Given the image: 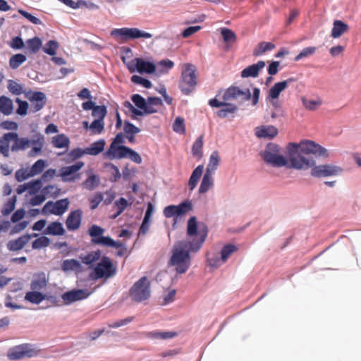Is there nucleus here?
<instances>
[{
    "instance_id": "nucleus-42",
    "label": "nucleus",
    "mask_w": 361,
    "mask_h": 361,
    "mask_svg": "<svg viewBox=\"0 0 361 361\" xmlns=\"http://www.w3.org/2000/svg\"><path fill=\"white\" fill-rule=\"evenodd\" d=\"M214 185L213 174L205 172L199 188L200 194L207 192Z\"/></svg>"
},
{
    "instance_id": "nucleus-24",
    "label": "nucleus",
    "mask_w": 361,
    "mask_h": 361,
    "mask_svg": "<svg viewBox=\"0 0 361 361\" xmlns=\"http://www.w3.org/2000/svg\"><path fill=\"white\" fill-rule=\"evenodd\" d=\"M350 27L347 23L340 19H335L333 22V26L330 36L333 39L341 37L345 32L349 30Z\"/></svg>"
},
{
    "instance_id": "nucleus-55",
    "label": "nucleus",
    "mask_w": 361,
    "mask_h": 361,
    "mask_svg": "<svg viewBox=\"0 0 361 361\" xmlns=\"http://www.w3.org/2000/svg\"><path fill=\"white\" fill-rule=\"evenodd\" d=\"M15 141V144L12 147V150L22 149L24 150L31 146L32 140H29L27 138H18L17 136L16 138H13Z\"/></svg>"
},
{
    "instance_id": "nucleus-56",
    "label": "nucleus",
    "mask_w": 361,
    "mask_h": 361,
    "mask_svg": "<svg viewBox=\"0 0 361 361\" xmlns=\"http://www.w3.org/2000/svg\"><path fill=\"white\" fill-rule=\"evenodd\" d=\"M81 7H84L89 11L98 10L99 6L91 1L87 0H77L75 4L74 10H77Z\"/></svg>"
},
{
    "instance_id": "nucleus-21",
    "label": "nucleus",
    "mask_w": 361,
    "mask_h": 361,
    "mask_svg": "<svg viewBox=\"0 0 361 361\" xmlns=\"http://www.w3.org/2000/svg\"><path fill=\"white\" fill-rule=\"evenodd\" d=\"M82 212L80 209L72 211L68 216L66 225L68 231H75L81 225Z\"/></svg>"
},
{
    "instance_id": "nucleus-34",
    "label": "nucleus",
    "mask_w": 361,
    "mask_h": 361,
    "mask_svg": "<svg viewBox=\"0 0 361 361\" xmlns=\"http://www.w3.org/2000/svg\"><path fill=\"white\" fill-rule=\"evenodd\" d=\"M130 82L135 85H140L146 89H151L153 87L152 81L143 75L134 74L130 77Z\"/></svg>"
},
{
    "instance_id": "nucleus-19",
    "label": "nucleus",
    "mask_w": 361,
    "mask_h": 361,
    "mask_svg": "<svg viewBox=\"0 0 361 361\" xmlns=\"http://www.w3.org/2000/svg\"><path fill=\"white\" fill-rule=\"evenodd\" d=\"M123 142L124 135L122 133H118L111 143L109 148L104 152V157L110 159H116L117 154H119V147L123 146L119 145Z\"/></svg>"
},
{
    "instance_id": "nucleus-12",
    "label": "nucleus",
    "mask_w": 361,
    "mask_h": 361,
    "mask_svg": "<svg viewBox=\"0 0 361 361\" xmlns=\"http://www.w3.org/2000/svg\"><path fill=\"white\" fill-rule=\"evenodd\" d=\"M84 166L83 161H77L73 165L61 167L59 176L63 182H74L80 179L81 174L79 171Z\"/></svg>"
},
{
    "instance_id": "nucleus-36",
    "label": "nucleus",
    "mask_w": 361,
    "mask_h": 361,
    "mask_svg": "<svg viewBox=\"0 0 361 361\" xmlns=\"http://www.w3.org/2000/svg\"><path fill=\"white\" fill-rule=\"evenodd\" d=\"M106 142L104 140L100 139L92 143L90 147L85 148L87 154L96 156L102 152L104 149Z\"/></svg>"
},
{
    "instance_id": "nucleus-60",
    "label": "nucleus",
    "mask_w": 361,
    "mask_h": 361,
    "mask_svg": "<svg viewBox=\"0 0 361 361\" xmlns=\"http://www.w3.org/2000/svg\"><path fill=\"white\" fill-rule=\"evenodd\" d=\"M238 250V247L232 244H228L223 247L221 255V261L226 262L228 257L235 252Z\"/></svg>"
},
{
    "instance_id": "nucleus-37",
    "label": "nucleus",
    "mask_w": 361,
    "mask_h": 361,
    "mask_svg": "<svg viewBox=\"0 0 361 361\" xmlns=\"http://www.w3.org/2000/svg\"><path fill=\"white\" fill-rule=\"evenodd\" d=\"M275 47H276L275 44L271 42H265V41L261 42L254 49L252 55L254 56H262L266 51H271Z\"/></svg>"
},
{
    "instance_id": "nucleus-49",
    "label": "nucleus",
    "mask_w": 361,
    "mask_h": 361,
    "mask_svg": "<svg viewBox=\"0 0 361 361\" xmlns=\"http://www.w3.org/2000/svg\"><path fill=\"white\" fill-rule=\"evenodd\" d=\"M8 45L15 51L24 50L25 42L22 38L21 32L12 37L11 40L8 42Z\"/></svg>"
},
{
    "instance_id": "nucleus-23",
    "label": "nucleus",
    "mask_w": 361,
    "mask_h": 361,
    "mask_svg": "<svg viewBox=\"0 0 361 361\" xmlns=\"http://www.w3.org/2000/svg\"><path fill=\"white\" fill-rule=\"evenodd\" d=\"M174 66V62L168 58L163 59L159 61L155 60V73L154 75L159 77L163 74L168 73Z\"/></svg>"
},
{
    "instance_id": "nucleus-35",
    "label": "nucleus",
    "mask_w": 361,
    "mask_h": 361,
    "mask_svg": "<svg viewBox=\"0 0 361 361\" xmlns=\"http://www.w3.org/2000/svg\"><path fill=\"white\" fill-rule=\"evenodd\" d=\"M60 44L56 39H51L47 41L43 45L41 49L44 53L49 56L56 55L57 50L59 49Z\"/></svg>"
},
{
    "instance_id": "nucleus-22",
    "label": "nucleus",
    "mask_w": 361,
    "mask_h": 361,
    "mask_svg": "<svg viewBox=\"0 0 361 361\" xmlns=\"http://www.w3.org/2000/svg\"><path fill=\"white\" fill-rule=\"evenodd\" d=\"M90 293L82 289H76L64 293L61 298L66 304L87 298Z\"/></svg>"
},
{
    "instance_id": "nucleus-54",
    "label": "nucleus",
    "mask_w": 361,
    "mask_h": 361,
    "mask_svg": "<svg viewBox=\"0 0 361 361\" xmlns=\"http://www.w3.org/2000/svg\"><path fill=\"white\" fill-rule=\"evenodd\" d=\"M121 51V60L123 63V64L126 66V68L128 69V65L132 64L133 59L130 61H128L129 58H130L133 56V51L132 49L130 47H121L120 48Z\"/></svg>"
},
{
    "instance_id": "nucleus-57",
    "label": "nucleus",
    "mask_w": 361,
    "mask_h": 361,
    "mask_svg": "<svg viewBox=\"0 0 361 361\" xmlns=\"http://www.w3.org/2000/svg\"><path fill=\"white\" fill-rule=\"evenodd\" d=\"M15 102L18 106L16 110L13 109V113H31L30 111H29L30 107L29 102L19 97H16Z\"/></svg>"
},
{
    "instance_id": "nucleus-5",
    "label": "nucleus",
    "mask_w": 361,
    "mask_h": 361,
    "mask_svg": "<svg viewBox=\"0 0 361 361\" xmlns=\"http://www.w3.org/2000/svg\"><path fill=\"white\" fill-rule=\"evenodd\" d=\"M116 272L117 267L112 259L107 256H103L90 274V278L94 281L102 279L106 280L114 277Z\"/></svg>"
},
{
    "instance_id": "nucleus-63",
    "label": "nucleus",
    "mask_w": 361,
    "mask_h": 361,
    "mask_svg": "<svg viewBox=\"0 0 361 361\" xmlns=\"http://www.w3.org/2000/svg\"><path fill=\"white\" fill-rule=\"evenodd\" d=\"M281 61L271 60L268 61V65L267 66V73L270 75H276L280 71Z\"/></svg>"
},
{
    "instance_id": "nucleus-64",
    "label": "nucleus",
    "mask_w": 361,
    "mask_h": 361,
    "mask_svg": "<svg viewBox=\"0 0 361 361\" xmlns=\"http://www.w3.org/2000/svg\"><path fill=\"white\" fill-rule=\"evenodd\" d=\"M46 166L45 161L43 159L37 160L30 169V173H32V176H34L35 175L39 174L42 172L44 167Z\"/></svg>"
},
{
    "instance_id": "nucleus-10",
    "label": "nucleus",
    "mask_w": 361,
    "mask_h": 361,
    "mask_svg": "<svg viewBox=\"0 0 361 361\" xmlns=\"http://www.w3.org/2000/svg\"><path fill=\"white\" fill-rule=\"evenodd\" d=\"M313 156L314 157L317 158L314 154H310L307 156L309 158H311L312 159L313 157H311ZM317 158H319L317 157ZM322 159H324V157H322ZM326 157L325 159H326ZM314 165H312L309 169H311V176L312 177L315 178H324V177H329V176H337L340 174L343 171V169L338 166L333 165V164H320V165H316V162L314 160Z\"/></svg>"
},
{
    "instance_id": "nucleus-62",
    "label": "nucleus",
    "mask_w": 361,
    "mask_h": 361,
    "mask_svg": "<svg viewBox=\"0 0 361 361\" xmlns=\"http://www.w3.org/2000/svg\"><path fill=\"white\" fill-rule=\"evenodd\" d=\"M49 244L50 240L47 237L42 235L32 242V247L33 249L39 250L49 246Z\"/></svg>"
},
{
    "instance_id": "nucleus-18",
    "label": "nucleus",
    "mask_w": 361,
    "mask_h": 361,
    "mask_svg": "<svg viewBox=\"0 0 361 361\" xmlns=\"http://www.w3.org/2000/svg\"><path fill=\"white\" fill-rule=\"evenodd\" d=\"M265 66L266 62L263 60H259L257 63L250 64L243 68L240 72V77L242 78H257Z\"/></svg>"
},
{
    "instance_id": "nucleus-11",
    "label": "nucleus",
    "mask_w": 361,
    "mask_h": 361,
    "mask_svg": "<svg viewBox=\"0 0 361 361\" xmlns=\"http://www.w3.org/2000/svg\"><path fill=\"white\" fill-rule=\"evenodd\" d=\"M30 103V112L37 113L41 111L45 106L47 97L42 91L29 89L25 93V97Z\"/></svg>"
},
{
    "instance_id": "nucleus-52",
    "label": "nucleus",
    "mask_w": 361,
    "mask_h": 361,
    "mask_svg": "<svg viewBox=\"0 0 361 361\" xmlns=\"http://www.w3.org/2000/svg\"><path fill=\"white\" fill-rule=\"evenodd\" d=\"M278 133V130L274 126L263 127L256 132L259 137H274Z\"/></svg>"
},
{
    "instance_id": "nucleus-27",
    "label": "nucleus",
    "mask_w": 361,
    "mask_h": 361,
    "mask_svg": "<svg viewBox=\"0 0 361 361\" xmlns=\"http://www.w3.org/2000/svg\"><path fill=\"white\" fill-rule=\"evenodd\" d=\"M219 32L222 39L226 46L225 49L228 50L232 44L237 40V35L234 31L227 27H222L219 28Z\"/></svg>"
},
{
    "instance_id": "nucleus-43",
    "label": "nucleus",
    "mask_w": 361,
    "mask_h": 361,
    "mask_svg": "<svg viewBox=\"0 0 361 361\" xmlns=\"http://www.w3.org/2000/svg\"><path fill=\"white\" fill-rule=\"evenodd\" d=\"M61 269L63 271H80L81 264L79 261L75 259H65L61 263Z\"/></svg>"
},
{
    "instance_id": "nucleus-25",
    "label": "nucleus",
    "mask_w": 361,
    "mask_h": 361,
    "mask_svg": "<svg viewBox=\"0 0 361 361\" xmlns=\"http://www.w3.org/2000/svg\"><path fill=\"white\" fill-rule=\"evenodd\" d=\"M130 100L133 103L135 113H148L147 99L141 94H133Z\"/></svg>"
},
{
    "instance_id": "nucleus-46",
    "label": "nucleus",
    "mask_w": 361,
    "mask_h": 361,
    "mask_svg": "<svg viewBox=\"0 0 361 361\" xmlns=\"http://www.w3.org/2000/svg\"><path fill=\"white\" fill-rule=\"evenodd\" d=\"M220 161V157L217 151H214L209 157V161L207 166L206 172L213 174L216 170Z\"/></svg>"
},
{
    "instance_id": "nucleus-4",
    "label": "nucleus",
    "mask_w": 361,
    "mask_h": 361,
    "mask_svg": "<svg viewBox=\"0 0 361 361\" xmlns=\"http://www.w3.org/2000/svg\"><path fill=\"white\" fill-rule=\"evenodd\" d=\"M197 68L190 63L184 64L178 84V87L185 95H189L197 85Z\"/></svg>"
},
{
    "instance_id": "nucleus-9",
    "label": "nucleus",
    "mask_w": 361,
    "mask_h": 361,
    "mask_svg": "<svg viewBox=\"0 0 361 361\" xmlns=\"http://www.w3.org/2000/svg\"><path fill=\"white\" fill-rule=\"evenodd\" d=\"M150 295V282L147 276L140 279L129 290V296L135 302H142L148 300Z\"/></svg>"
},
{
    "instance_id": "nucleus-47",
    "label": "nucleus",
    "mask_w": 361,
    "mask_h": 361,
    "mask_svg": "<svg viewBox=\"0 0 361 361\" xmlns=\"http://www.w3.org/2000/svg\"><path fill=\"white\" fill-rule=\"evenodd\" d=\"M148 113H158L154 106L163 105V99L158 96H149L147 99Z\"/></svg>"
},
{
    "instance_id": "nucleus-28",
    "label": "nucleus",
    "mask_w": 361,
    "mask_h": 361,
    "mask_svg": "<svg viewBox=\"0 0 361 361\" xmlns=\"http://www.w3.org/2000/svg\"><path fill=\"white\" fill-rule=\"evenodd\" d=\"M48 284V280L44 273H40L35 276L30 283V289L32 290H40L44 289Z\"/></svg>"
},
{
    "instance_id": "nucleus-51",
    "label": "nucleus",
    "mask_w": 361,
    "mask_h": 361,
    "mask_svg": "<svg viewBox=\"0 0 361 361\" xmlns=\"http://www.w3.org/2000/svg\"><path fill=\"white\" fill-rule=\"evenodd\" d=\"M18 12L22 17L26 19L28 22L36 25L44 26V24L42 23V21L37 16H35L32 13L23 8H18Z\"/></svg>"
},
{
    "instance_id": "nucleus-53",
    "label": "nucleus",
    "mask_w": 361,
    "mask_h": 361,
    "mask_svg": "<svg viewBox=\"0 0 361 361\" xmlns=\"http://www.w3.org/2000/svg\"><path fill=\"white\" fill-rule=\"evenodd\" d=\"M85 154H87L85 149H82L80 147L74 148L67 154L66 161H74L82 157Z\"/></svg>"
},
{
    "instance_id": "nucleus-15",
    "label": "nucleus",
    "mask_w": 361,
    "mask_h": 361,
    "mask_svg": "<svg viewBox=\"0 0 361 361\" xmlns=\"http://www.w3.org/2000/svg\"><path fill=\"white\" fill-rule=\"evenodd\" d=\"M252 92L249 87L242 88L240 87V97H241L242 104L243 102H250L252 106H255L259 104L261 90L258 87L250 84Z\"/></svg>"
},
{
    "instance_id": "nucleus-26",
    "label": "nucleus",
    "mask_w": 361,
    "mask_h": 361,
    "mask_svg": "<svg viewBox=\"0 0 361 361\" xmlns=\"http://www.w3.org/2000/svg\"><path fill=\"white\" fill-rule=\"evenodd\" d=\"M123 158H129L136 164H140L142 162V158L140 154L126 146L119 147V154H117V157H116V159Z\"/></svg>"
},
{
    "instance_id": "nucleus-32",
    "label": "nucleus",
    "mask_w": 361,
    "mask_h": 361,
    "mask_svg": "<svg viewBox=\"0 0 361 361\" xmlns=\"http://www.w3.org/2000/svg\"><path fill=\"white\" fill-rule=\"evenodd\" d=\"M7 88L9 92L16 96H19L23 94L25 97V93L27 92L23 84L19 83L11 79L8 80L7 82Z\"/></svg>"
},
{
    "instance_id": "nucleus-20",
    "label": "nucleus",
    "mask_w": 361,
    "mask_h": 361,
    "mask_svg": "<svg viewBox=\"0 0 361 361\" xmlns=\"http://www.w3.org/2000/svg\"><path fill=\"white\" fill-rule=\"evenodd\" d=\"M42 47V38L34 36L25 41L24 52L26 54H36Z\"/></svg>"
},
{
    "instance_id": "nucleus-40",
    "label": "nucleus",
    "mask_w": 361,
    "mask_h": 361,
    "mask_svg": "<svg viewBox=\"0 0 361 361\" xmlns=\"http://www.w3.org/2000/svg\"><path fill=\"white\" fill-rule=\"evenodd\" d=\"M46 299V295L37 290H31L26 293L25 300L32 304H39Z\"/></svg>"
},
{
    "instance_id": "nucleus-8",
    "label": "nucleus",
    "mask_w": 361,
    "mask_h": 361,
    "mask_svg": "<svg viewBox=\"0 0 361 361\" xmlns=\"http://www.w3.org/2000/svg\"><path fill=\"white\" fill-rule=\"evenodd\" d=\"M104 228L98 225L93 224L90 226L87 233L91 238L92 244L114 248L123 246L121 243L114 240L109 236H104Z\"/></svg>"
},
{
    "instance_id": "nucleus-44",
    "label": "nucleus",
    "mask_w": 361,
    "mask_h": 361,
    "mask_svg": "<svg viewBox=\"0 0 361 361\" xmlns=\"http://www.w3.org/2000/svg\"><path fill=\"white\" fill-rule=\"evenodd\" d=\"M52 144L56 148H66L68 149L70 144L69 138L64 134L57 135L52 138Z\"/></svg>"
},
{
    "instance_id": "nucleus-29",
    "label": "nucleus",
    "mask_w": 361,
    "mask_h": 361,
    "mask_svg": "<svg viewBox=\"0 0 361 361\" xmlns=\"http://www.w3.org/2000/svg\"><path fill=\"white\" fill-rule=\"evenodd\" d=\"M30 235H24L17 239L9 240L7 243V248L10 251H18L23 249L29 242Z\"/></svg>"
},
{
    "instance_id": "nucleus-3",
    "label": "nucleus",
    "mask_w": 361,
    "mask_h": 361,
    "mask_svg": "<svg viewBox=\"0 0 361 361\" xmlns=\"http://www.w3.org/2000/svg\"><path fill=\"white\" fill-rule=\"evenodd\" d=\"M240 97V86L234 84L228 87L220 88L214 97L209 99L208 105L212 109H216V113H236L242 105V102L238 104L231 102Z\"/></svg>"
},
{
    "instance_id": "nucleus-59",
    "label": "nucleus",
    "mask_w": 361,
    "mask_h": 361,
    "mask_svg": "<svg viewBox=\"0 0 361 361\" xmlns=\"http://www.w3.org/2000/svg\"><path fill=\"white\" fill-rule=\"evenodd\" d=\"M173 130L176 133H178L180 135H185V120L183 118L180 116H178L176 118L173 123Z\"/></svg>"
},
{
    "instance_id": "nucleus-39",
    "label": "nucleus",
    "mask_w": 361,
    "mask_h": 361,
    "mask_svg": "<svg viewBox=\"0 0 361 361\" xmlns=\"http://www.w3.org/2000/svg\"><path fill=\"white\" fill-rule=\"evenodd\" d=\"M204 170L203 165L197 166L192 171L188 181V186L190 190H192L197 185Z\"/></svg>"
},
{
    "instance_id": "nucleus-50",
    "label": "nucleus",
    "mask_w": 361,
    "mask_h": 361,
    "mask_svg": "<svg viewBox=\"0 0 361 361\" xmlns=\"http://www.w3.org/2000/svg\"><path fill=\"white\" fill-rule=\"evenodd\" d=\"M203 139V135L199 136L192 147V154L193 157H197V159H201L202 157Z\"/></svg>"
},
{
    "instance_id": "nucleus-38",
    "label": "nucleus",
    "mask_w": 361,
    "mask_h": 361,
    "mask_svg": "<svg viewBox=\"0 0 361 361\" xmlns=\"http://www.w3.org/2000/svg\"><path fill=\"white\" fill-rule=\"evenodd\" d=\"M13 101L6 95L0 96V113H13Z\"/></svg>"
},
{
    "instance_id": "nucleus-7",
    "label": "nucleus",
    "mask_w": 361,
    "mask_h": 361,
    "mask_svg": "<svg viewBox=\"0 0 361 361\" xmlns=\"http://www.w3.org/2000/svg\"><path fill=\"white\" fill-rule=\"evenodd\" d=\"M110 35L116 39H122L125 41L149 39L153 36L150 32L142 30L140 28L128 27L114 28L111 31Z\"/></svg>"
},
{
    "instance_id": "nucleus-1",
    "label": "nucleus",
    "mask_w": 361,
    "mask_h": 361,
    "mask_svg": "<svg viewBox=\"0 0 361 361\" xmlns=\"http://www.w3.org/2000/svg\"><path fill=\"white\" fill-rule=\"evenodd\" d=\"M287 157L281 153V148L275 143H269L260 154L263 160L273 167L285 166L297 170H308L314 165L313 159L307 157L314 154L318 157H329V151L314 141L304 140L299 143L289 142L286 146Z\"/></svg>"
},
{
    "instance_id": "nucleus-61",
    "label": "nucleus",
    "mask_w": 361,
    "mask_h": 361,
    "mask_svg": "<svg viewBox=\"0 0 361 361\" xmlns=\"http://www.w3.org/2000/svg\"><path fill=\"white\" fill-rule=\"evenodd\" d=\"M316 47H307L302 49L294 58V61H299L302 59L307 58L314 54L317 50Z\"/></svg>"
},
{
    "instance_id": "nucleus-48",
    "label": "nucleus",
    "mask_w": 361,
    "mask_h": 361,
    "mask_svg": "<svg viewBox=\"0 0 361 361\" xmlns=\"http://www.w3.org/2000/svg\"><path fill=\"white\" fill-rule=\"evenodd\" d=\"M100 183L99 176L96 174H91L82 183V186L87 190H93Z\"/></svg>"
},
{
    "instance_id": "nucleus-41",
    "label": "nucleus",
    "mask_w": 361,
    "mask_h": 361,
    "mask_svg": "<svg viewBox=\"0 0 361 361\" xmlns=\"http://www.w3.org/2000/svg\"><path fill=\"white\" fill-rule=\"evenodd\" d=\"M65 233V230L61 223L54 221L50 223L45 230V233L53 235H62Z\"/></svg>"
},
{
    "instance_id": "nucleus-58",
    "label": "nucleus",
    "mask_w": 361,
    "mask_h": 361,
    "mask_svg": "<svg viewBox=\"0 0 361 361\" xmlns=\"http://www.w3.org/2000/svg\"><path fill=\"white\" fill-rule=\"evenodd\" d=\"M302 105L310 111H314L322 104V100L318 99H310L306 97L302 98Z\"/></svg>"
},
{
    "instance_id": "nucleus-13",
    "label": "nucleus",
    "mask_w": 361,
    "mask_h": 361,
    "mask_svg": "<svg viewBox=\"0 0 361 361\" xmlns=\"http://www.w3.org/2000/svg\"><path fill=\"white\" fill-rule=\"evenodd\" d=\"M94 102L92 113H108L109 109L110 113H119L118 104L113 100L101 96L94 97Z\"/></svg>"
},
{
    "instance_id": "nucleus-45",
    "label": "nucleus",
    "mask_w": 361,
    "mask_h": 361,
    "mask_svg": "<svg viewBox=\"0 0 361 361\" xmlns=\"http://www.w3.org/2000/svg\"><path fill=\"white\" fill-rule=\"evenodd\" d=\"M54 189H55L54 185H50L46 186L42 190L44 194L37 195L35 197H33L32 198H31L30 204L33 206H37V205L41 204L46 200L45 195H47V194L51 192V191Z\"/></svg>"
},
{
    "instance_id": "nucleus-31",
    "label": "nucleus",
    "mask_w": 361,
    "mask_h": 361,
    "mask_svg": "<svg viewBox=\"0 0 361 361\" xmlns=\"http://www.w3.org/2000/svg\"><path fill=\"white\" fill-rule=\"evenodd\" d=\"M101 255V250H97L91 251L85 255H81L80 258L83 264L89 266V267H92L97 261L102 258Z\"/></svg>"
},
{
    "instance_id": "nucleus-14",
    "label": "nucleus",
    "mask_w": 361,
    "mask_h": 361,
    "mask_svg": "<svg viewBox=\"0 0 361 361\" xmlns=\"http://www.w3.org/2000/svg\"><path fill=\"white\" fill-rule=\"evenodd\" d=\"M36 354L35 349L29 343L16 345L8 350V357L11 360H20L24 357H31Z\"/></svg>"
},
{
    "instance_id": "nucleus-2",
    "label": "nucleus",
    "mask_w": 361,
    "mask_h": 361,
    "mask_svg": "<svg viewBox=\"0 0 361 361\" xmlns=\"http://www.w3.org/2000/svg\"><path fill=\"white\" fill-rule=\"evenodd\" d=\"M208 228L204 223H197L195 216H191L187 224L188 240L175 243L171 250V256L168 262L169 266L174 267L178 274H184L191 263L190 252H197L204 243Z\"/></svg>"
},
{
    "instance_id": "nucleus-16",
    "label": "nucleus",
    "mask_w": 361,
    "mask_h": 361,
    "mask_svg": "<svg viewBox=\"0 0 361 361\" xmlns=\"http://www.w3.org/2000/svg\"><path fill=\"white\" fill-rule=\"evenodd\" d=\"M192 209V205L190 201L185 200L178 205H169L164 209V215L166 218H171L174 216H182Z\"/></svg>"
},
{
    "instance_id": "nucleus-33",
    "label": "nucleus",
    "mask_w": 361,
    "mask_h": 361,
    "mask_svg": "<svg viewBox=\"0 0 361 361\" xmlns=\"http://www.w3.org/2000/svg\"><path fill=\"white\" fill-rule=\"evenodd\" d=\"M27 56L25 54L23 53H17L15 54H13L9 58V67L12 70H16L23 63H25L27 61Z\"/></svg>"
},
{
    "instance_id": "nucleus-30",
    "label": "nucleus",
    "mask_w": 361,
    "mask_h": 361,
    "mask_svg": "<svg viewBox=\"0 0 361 361\" xmlns=\"http://www.w3.org/2000/svg\"><path fill=\"white\" fill-rule=\"evenodd\" d=\"M17 134L15 133H8L0 137V153L4 157H8L9 154V143L16 138Z\"/></svg>"
},
{
    "instance_id": "nucleus-17",
    "label": "nucleus",
    "mask_w": 361,
    "mask_h": 361,
    "mask_svg": "<svg viewBox=\"0 0 361 361\" xmlns=\"http://www.w3.org/2000/svg\"><path fill=\"white\" fill-rule=\"evenodd\" d=\"M69 202L67 199H62L52 202L51 201L47 202L42 209V212L46 214L47 212L55 215L63 214L68 209Z\"/></svg>"
},
{
    "instance_id": "nucleus-6",
    "label": "nucleus",
    "mask_w": 361,
    "mask_h": 361,
    "mask_svg": "<svg viewBox=\"0 0 361 361\" xmlns=\"http://www.w3.org/2000/svg\"><path fill=\"white\" fill-rule=\"evenodd\" d=\"M130 73L154 75L155 73V59L151 56L143 55L133 59L132 64L128 65Z\"/></svg>"
}]
</instances>
